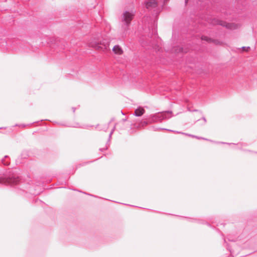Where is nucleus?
Segmentation results:
<instances>
[{
	"label": "nucleus",
	"instance_id": "nucleus-1",
	"mask_svg": "<svg viewBox=\"0 0 257 257\" xmlns=\"http://www.w3.org/2000/svg\"><path fill=\"white\" fill-rule=\"evenodd\" d=\"M172 111H165L151 114L147 117L146 120H142L139 124V127H144L149 123L162 121L163 119L171 117Z\"/></svg>",
	"mask_w": 257,
	"mask_h": 257
},
{
	"label": "nucleus",
	"instance_id": "nucleus-2",
	"mask_svg": "<svg viewBox=\"0 0 257 257\" xmlns=\"http://www.w3.org/2000/svg\"><path fill=\"white\" fill-rule=\"evenodd\" d=\"M135 14L133 12L125 11L122 14L121 19V37H124L127 33L131 22L134 19Z\"/></svg>",
	"mask_w": 257,
	"mask_h": 257
},
{
	"label": "nucleus",
	"instance_id": "nucleus-3",
	"mask_svg": "<svg viewBox=\"0 0 257 257\" xmlns=\"http://www.w3.org/2000/svg\"><path fill=\"white\" fill-rule=\"evenodd\" d=\"M17 171H10L4 177H0V183L14 185L20 182V176Z\"/></svg>",
	"mask_w": 257,
	"mask_h": 257
},
{
	"label": "nucleus",
	"instance_id": "nucleus-4",
	"mask_svg": "<svg viewBox=\"0 0 257 257\" xmlns=\"http://www.w3.org/2000/svg\"><path fill=\"white\" fill-rule=\"evenodd\" d=\"M144 5L149 11H153L154 15H158L161 11V8L158 7L156 0H148L144 2Z\"/></svg>",
	"mask_w": 257,
	"mask_h": 257
},
{
	"label": "nucleus",
	"instance_id": "nucleus-5",
	"mask_svg": "<svg viewBox=\"0 0 257 257\" xmlns=\"http://www.w3.org/2000/svg\"><path fill=\"white\" fill-rule=\"evenodd\" d=\"M216 24L222 26L230 30H234L237 28L236 25L233 23H229L221 20H217L216 21Z\"/></svg>",
	"mask_w": 257,
	"mask_h": 257
},
{
	"label": "nucleus",
	"instance_id": "nucleus-6",
	"mask_svg": "<svg viewBox=\"0 0 257 257\" xmlns=\"http://www.w3.org/2000/svg\"><path fill=\"white\" fill-rule=\"evenodd\" d=\"M92 46L95 48L96 49L100 50H104L107 49L108 46V44H104L100 43L99 42H95L94 44L92 45Z\"/></svg>",
	"mask_w": 257,
	"mask_h": 257
},
{
	"label": "nucleus",
	"instance_id": "nucleus-7",
	"mask_svg": "<svg viewBox=\"0 0 257 257\" xmlns=\"http://www.w3.org/2000/svg\"><path fill=\"white\" fill-rule=\"evenodd\" d=\"M145 112V110L143 107L141 106L138 107L135 110V112L133 114L136 116H141Z\"/></svg>",
	"mask_w": 257,
	"mask_h": 257
},
{
	"label": "nucleus",
	"instance_id": "nucleus-8",
	"mask_svg": "<svg viewBox=\"0 0 257 257\" xmlns=\"http://www.w3.org/2000/svg\"><path fill=\"white\" fill-rule=\"evenodd\" d=\"M112 51L114 52V53L115 54H121L123 52V51L121 49V48L120 47V46H119V45H115L113 49H112Z\"/></svg>",
	"mask_w": 257,
	"mask_h": 257
},
{
	"label": "nucleus",
	"instance_id": "nucleus-9",
	"mask_svg": "<svg viewBox=\"0 0 257 257\" xmlns=\"http://www.w3.org/2000/svg\"><path fill=\"white\" fill-rule=\"evenodd\" d=\"M174 51L176 53H187V51L184 50V49L183 47H177L174 48Z\"/></svg>",
	"mask_w": 257,
	"mask_h": 257
},
{
	"label": "nucleus",
	"instance_id": "nucleus-10",
	"mask_svg": "<svg viewBox=\"0 0 257 257\" xmlns=\"http://www.w3.org/2000/svg\"><path fill=\"white\" fill-rule=\"evenodd\" d=\"M8 158H9L8 156H5L4 158L2 159V160H1L2 163L5 166H8L10 164V162L6 161V159Z\"/></svg>",
	"mask_w": 257,
	"mask_h": 257
},
{
	"label": "nucleus",
	"instance_id": "nucleus-11",
	"mask_svg": "<svg viewBox=\"0 0 257 257\" xmlns=\"http://www.w3.org/2000/svg\"><path fill=\"white\" fill-rule=\"evenodd\" d=\"M201 39L202 40H205L206 41H207V42H211V39L210 38H209L208 37H206V36H202L201 37Z\"/></svg>",
	"mask_w": 257,
	"mask_h": 257
},
{
	"label": "nucleus",
	"instance_id": "nucleus-12",
	"mask_svg": "<svg viewBox=\"0 0 257 257\" xmlns=\"http://www.w3.org/2000/svg\"><path fill=\"white\" fill-rule=\"evenodd\" d=\"M34 122H32V124L34 123ZM30 124H31V123H30ZM30 125V124H16L15 126H20V127H24L27 125Z\"/></svg>",
	"mask_w": 257,
	"mask_h": 257
},
{
	"label": "nucleus",
	"instance_id": "nucleus-13",
	"mask_svg": "<svg viewBox=\"0 0 257 257\" xmlns=\"http://www.w3.org/2000/svg\"><path fill=\"white\" fill-rule=\"evenodd\" d=\"M241 49L244 51H248L250 49V47L243 46L241 47Z\"/></svg>",
	"mask_w": 257,
	"mask_h": 257
},
{
	"label": "nucleus",
	"instance_id": "nucleus-14",
	"mask_svg": "<svg viewBox=\"0 0 257 257\" xmlns=\"http://www.w3.org/2000/svg\"><path fill=\"white\" fill-rule=\"evenodd\" d=\"M69 126H72L71 125H69ZM72 126L73 127H82V128H84V127L79 126L78 123H77L76 125H73Z\"/></svg>",
	"mask_w": 257,
	"mask_h": 257
},
{
	"label": "nucleus",
	"instance_id": "nucleus-15",
	"mask_svg": "<svg viewBox=\"0 0 257 257\" xmlns=\"http://www.w3.org/2000/svg\"><path fill=\"white\" fill-rule=\"evenodd\" d=\"M113 134H111V133H109V137H108V142H109L111 138V136H112V135ZM108 142L107 143V144H108Z\"/></svg>",
	"mask_w": 257,
	"mask_h": 257
},
{
	"label": "nucleus",
	"instance_id": "nucleus-16",
	"mask_svg": "<svg viewBox=\"0 0 257 257\" xmlns=\"http://www.w3.org/2000/svg\"><path fill=\"white\" fill-rule=\"evenodd\" d=\"M116 124H115V125L114 126V127L112 128V129L111 130V132L110 133H111V134H113L114 131H115V126H116Z\"/></svg>",
	"mask_w": 257,
	"mask_h": 257
},
{
	"label": "nucleus",
	"instance_id": "nucleus-17",
	"mask_svg": "<svg viewBox=\"0 0 257 257\" xmlns=\"http://www.w3.org/2000/svg\"><path fill=\"white\" fill-rule=\"evenodd\" d=\"M157 130H158V128H156ZM161 130H166V131H169V132H174V131L173 130H169V129H167V128H160Z\"/></svg>",
	"mask_w": 257,
	"mask_h": 257
},
{
	"label": "nucleus",
	"instance_id": "nucleus-18",
	"mask_svg": "<svg viewBox=\"0 0 257 257\" xmlns=\"http://www.w3.org/2000/svg\"><path fill=\"white\" fill-rule=\"evenodd\" d=\"M107 149V147H106V148H100V149H99V151H100L101 152H103L104 150H106Z\"/></svg>",
	"mask_w": 257,
	"mask_h": 257
},
{
	"label": "nucleus",
	"instance_id": "nucleus-19",
	"mask_svg": "<svg viewBox=\"0 0 257 257\" xmlns=\"http://www.w3.org/2000/svg\"><path fill=\"white\" fill-rule=\"evenodd\" d=\"M196 138L197 139H203V140H208L207 139H205V138H202V137H199L198 136H197V138Z\"/></svg>",
	"mask_w": 257,
	"mask_h": 257
},
{
	"label": "nucleus",
	"instance_id": "nucleus-20",
	"mask_svg": "<svg viewBox=\"0 0 257 257\" xmlns=\"http://www.w3.org/2000/svg\"><path fill=\"white\" fill-rule=\"evenodd\" d=\"M202 119L204 121V123L205 124L206 122V119L204 116L202 117Z\"/></svg>",
	"mask_w": 257,
	"mask_h": 257
},
{
	"label": "nucleus",
	"instance_id": "nucleus-21",
	"mask_svg": "<svg viewBox=\"0 0 257 257\" xmlns=\"http://www.w3.org/2000/svg\"><path fill=\"white\" fill-rule=\"evenodd\" d=\"M185 135H188L189 136H190V137H192L193 138H197V136H194V135H189V134H185Z\"/></svg>",
	"mask_w": 257,
	"mask_h": 257
},
{
	"label": "nucleus",
	"instance_id": "nucleus-22",
	"mask_svg": "<svg viewBox=\"0 0 257 257\" xmlns=\"http://www.w3.org/2000/svg\"><path fill=\"white\" fill-rule=\"evenodd\" d=\"M114 118H112L109 121V122H108V124H109V123H110L112 121H114Z\"/></svg>",
	"mask_w": 257,
	"mask_h": 257
},
{
	"label": "nucleus",
	"instance_id": "nucleus-23",
	"mask_svg": "<svg viewBox=\"0 0 257 257\" xmlns=\"http://www.w3.org/2000/svg\"><path fill=\"white\" fill-rule=\"evenodd\" d=\"M126 120H127V119H126V118H122V119H121V121L122 122H124L126 121Z\"/></svg>",
	"mask_w": 257,
	"mask_h": 257
},
{
	"label": "nucleus",
	"instance_id": "nucleus-24",
	"mask_svg": "<svg viewBox=\"0 0 257 257\" xmlns=\"http://www.w3.org/2000/svg\"><path fill=\"white\" fill-rule=\"evenodd\" d=\"M189 111H193V112H197V111H199V110H198V109H194V110H189Z\"/></svg>",
	"mask_w": 257,
	"mask_h": 257
},
{
	"label": "nucleus",
	"instance_id": "nucleus-25",
	"mask_svg": "<svg viewBox=\"0 0 257 257\" xmlns=\"http://www.w3.org/2000/svg\"><path fill=\"white\" fill-rule=\"evenodd\" d=\"M217 144H226V143L224 142H216ZM226 144H229L228 143H226Z\"/></svg>",
	"mask_w": 257,
	"mask_h": 257
},
{
	"label": "nucleus",
	"instance_id": "nucleus-26",
	"mask_svg": "<svg viewBox=\"0 0 257 257\" xmlns=\"http://www.w3.org/2000/svg\"><path fill=\"white\" fill-rule=\"evenodd\" d=\"M189 0H185V5H186L188 2Z\"/></svg>",
	"mask_w": 257,
	"mask_h": 257
},
{
	"label": "nucleus",
	"instance_id": "nucleus-27",
	"mask_svg": "<svg viewBox=\"0 0 257 257\" xmlns=\"http://www.w3.org/2000/svg\"><path fill=\"white\" fill-rule=\"evenodd\" d=\"M83 193L86 194H87V195H90V196H93V195H91V194H88V193H84V192H83Z\"/></svg>",
	"mask_w": 257,
	"mask_h": 257
},
{
	"label": "nucleus",
	"instance_id": "nucleus-28",
	"mask_svg": "<svg viewBox=\"0 0 257 257\" xmlns=\"http://www.w3.org/2000/svg\"><path fill=\"white\" fill-rule=\"evenodd\" d=\"M75 107H72V109H73V111L74 112L75 111Z\"/></svg>",
	"mask_w": 257,
	"mask_h": 257
},
{
	"label": "nucleus",
	"instance_id": "nucleus-29",
	"mask_svg": "<svg viewBox=\"0 0 257 257\" xmlns=\"http://www.w3.org/2000/svg\"><path fill=\"white\" fill-rule=\"evenodd\" d=\"M121 113L123 115H124V114L123 113V112H122V111H121Z\"/></svg>",
	"mask_w": 257,
	"mask_h": 257
},
{
	"label": "nucleus",
	"instance_id": "nucleus-30",
	"mask_svg": "<svg viewBox=\"0 0 257 257\" xmlns=\"http://www.w3.org/2000/svg\"><path fill=\"white\" fill-rule=\"evenodd\" d=\"M192 220H197V219H191Z\"/></svg>",
	"mask_w": 257,
	"mask_h": 257
},
{
	"label": "nucleus",
	"instance_id": "nucleus-31",
	"mask_svg": "<svg viewBox=\"0 0 257 257\" xmlns=\"http://www.w3.org/2000/svg\"><path fill=\"white\" fill-rule=\"evenodd\" d=\"M154 33L155 34L157 33V31H156V30H155Z\"/></svg>",
	"mask_w": 257,
	"mask_h": 257
},
{
	"label": "nucleus",
	"instance_id": "nucleus-32",
	"mask_svg": "<svg viewBox=\"0 0 257 257\" xmlns=\"http://www.w3.org/2000/svg\"><path fill=\"white\" fill-rule=\"evenodd\" d=\"M177 133H181L180 132H176Z\"/></svg>",
	"mask_w": 257,
	"mask_h": 257
}]
</instances>
